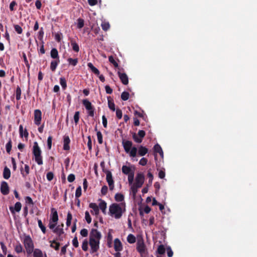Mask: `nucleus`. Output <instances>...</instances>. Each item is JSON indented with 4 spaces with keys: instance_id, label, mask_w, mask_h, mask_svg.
I'll list each match as a JSON object with an SVG mask.
<instances>
[{
    "instance_id": "28",
    "label": "nucleus",
    "mask_w": 257,
    "mask_h": 257,
    "mask_svg": "<svg viewBox=\"0 0 257 257\" xmlns=\"http://www.w3.org/2000/svg\"><path fill=\"white\" fill-rule=\"evenodd\" d=\"M154 150L155 153H159L160 156H163V152L162 149V148L159 144H156L154 146Z\"/></svg>"
},
{
    "instance_id": "30",
    "label": "nucleus",
    "mask_w": 257,
    "mask_h": 257,
    "mask_svg": "<svg viewBox=\"0 0 257 257\" xmlns=\"http://www.w3.org/2000/svg\"><path fill=\"white\" fill-rule=\"evenodd\" d=\"M50 242H51L50 246L52 248H54L56 250H59L60 245V243L57 242L55 240L50 241Z\"/></svg>"
},
{
    "instance_id": "20",
    "label": "nucleus",
    "mask_w": 257,
    "mask_h": 257,
    "mask_svg": "<svg viewBox=\"0 0 257 257\" xmlns=\"http://www.w3.org/2000/svg\"><path fill=\"white\" fill-rule=\"evenodd\" d=\"M148 152V149L143 146H140L139 147L138 154L140 156H144Z\"/></svg>"
},
{
    "instance_id": "2",
    "label": "nucleus",
    "mask_w": 257,
    "mask_h": 257,
    "mask_svg": "<svg viewBox=\"0 0 257 257\" xmlns=\"http://www.w3.org/2000/svg\"><path fill=\"white\" fill-rule=\"evenodd\" d=\"M122 144L125 152L129 153L131 157H135L137 156V148L136 147H132L133 143L128 140H123Z\"/></svg>"
},
{
    "instance_id": "44",
    "label": "nucleus",
    "mask_w": 257,
    "mask_h": 257,
    "mask_svg": "<svg viewBox=\"0 0 257 257\" xmlns=\"http://www.w3.org/2000/svg\"><path fill=\"white\" fill-rule=\"evenodd\" d=\"M134 180V172L128 175V182L130 185H132Z\"/></svg>"
},
{
    "instance_id": "12",
    "label": "nucleus",
    "mask_w": 257,
    "mask_h": 257,
    "mask_svg": "<svg viewBox=\"0 0 257 257\" xmlns=\"http://www.w3.org/2000/svg\"><path fill=\"white\" fill-rule=\"evenodd\" d=\"M101 237V235L96 229H92L89 235V239H94L96 240H100Z\"/></svg>"
},
{
    "instance_id": "26",
    "label": "nucleus",
    "mask_w": 257,
    "mask_h": 257,
    "mask_svg": "<svg viewBox=\"0 0 257 257\" xmlns=\"http://www.w3.org/2000/svg\"><path fill=\"white\" fill-rule=\"evenodd\" d=\"M11 177V171L7 167H5L3 172V177L6 179H8Z\"/></svg>"
},
{
    "instance_id": "56",
    "label": "nucleus",
    "mask_w": 257,
    "mask_h": 257,
    "mask_svg": "<svg viewBox=\"0 0 257 257\" xmlns=\"http://www.w3.org/2000/svg\"><path fill=\"white\" fill-rule=\"evenodd\" d=\"M14 28L15 31L17 32L18 34H21L22 33L23 29L21 26L18 25H14Z\"/></svg>"
},
{
    "instance_id": "4",
    "label": "nucleus",
    "mask_w": 257,
    "mask_h": 257,
    "mask_svg": "<svg viewBox=\"0 0 257 257\" xmlns=\"http://www.w3.org/2000/svg\"><path fill=\"white\" fill-rule=\"evenodd\" d=\"M24 244L27 253L29 254L34 252V244L33 240L29 235L26 236L24 239Z\"/></svg>"
},
{
    "instance_id": "64",
    "label": "nucleus",
    "mask_w": 257,
    "mask_h": 257,
    "mask_svg": "<svg viewBox=\"0 0 257 257\" xmlns=\"http://www.w3.org/2000/svg\"><path fill=\"white\" fill-rule=\"evenodd\" d=\"M72 244H73V245L75 247H78L79 243H78V239H77V237L76 236H75L74 237V238L73 239V240H72Z\"/></svg>"
},
{
    "instance_id": "11",
    "label": "nucleus",
    "mask_w": 257,
    "mask_h": 257,
    "mask_svg": "<svg viewBox=\"0 0 257 257\" xmlns=\"http://www.w3.org/2000/svg\"><path fill=\"white\" fill-rule=\"evenodd\" d=\"M89 244L91 247L92 252H96L99 247V240H94V239H89Z\"/></svg>"
},
{
    "instance_id": "5",
    "label": "nucleus",
    "mask_w": 257,
    "mask_h": 257,
    "mask_svg": "<svg viewBox=\"0 0 257 257\" xmlns=\"http://www.w3.org/2000/svg\"><path fill=\"white\" fill-rule=\"evenodd\" d=\"M137 250L141 256H144L147 252L146 247L143 238H138L137 242Z\"/></svg>"
},
{
    "instance_id": "46",
    "label": "nucleus",
    "mask_w": 257,
    "mask_h": 257,
    "mask_svg": "<svg viewBox=\"0 0 257 257\" xmlns=\"http://www.w3.org/2000/svg\"><path fill=\"white\" fill-rule=\"evenodd\" d=\"M84 25V21L81 18H79L77 20V28L79 29H81L83 27Z\"/></svg>"
},
{
    "instance_id": "63",
    "label": "nucleus",
    "mask_w": 257,
    "mask_h": 257,
    "mask_svg": "<svg viewBox=\"0 0 257 257\" xmlns=\"http://www.w3.org/2000/svg\"><path fill=\"white\" fill-rule=\"evenodd\" d=\"M44 31H43V28L42 27V28H41L40 30L38 33V38L40 40H42V39L43 38V36H44Z\"/></svg>"
},
{
    "instance_id": "54",
    "label": "nucleus",
    "mask_w": 257,
    "mask_h": 257,
    "mask_svg": "<svg viewBox=\"0 0 257 257\" xmlns=\"http://www.w3.org/2000/svg\"><path fill=\"white\" fill-rule=\"evenodd\" d=\"M139 188L138 187H137L134 185H131V192L133 195L134 196H135L138 192V189H139Z\"/></svg>"
},
{
    "instance_id": "33",
    "label": "nucleus",
    "mask_w": 257,
    "mask_h": 257,
    "mask_svg": "<svg viewBox=\"0 0 257 257\" xmlns=\"http://www.w3.org/2000/svg\"><path fill=\"white\" fill-rule=\"evenodd\" d=\"M127 241L130 243H134L136 241V237L132 234H129L127 237Z\"/></svg>"
},
{
    "instance_id": "16",
    "label": "nucleus",
    "mask_w": 257,
    "mask_h": 257,
    "mask_svg": "<svg viewBox=\"0 0 257 257\" xmlns=\"http://www.w3.org/2000/svg\"><path fill=\"white\" fill-rule=\"evenodd\" d=\"M22 208V204L21 202H17L15 204V207L11 206L10 207V210L12 214H15V211L20 212Z\"/></svg>"
},
{
    "instance_id": "52",
    "label": "nucleus",
    "mask_w": 257,
    "mask_h": 257,
    "mask_svg": "<svg viewBox=\"0 0 257 257\" xmlns=\"http://www.w3.org/2000/svg\"><path fill=\"white\" fill-rule=\"evenodd\" d=\"M81 195V187L80 186H78L75 192V197L76 198H79Z\"/></svg>"
},
{
    "instance_id": "38",
    "label": "nucleus",
    "mask_w": 257,
    "mask_h": 257,
    "mask_svg": "<svg viewBox=\"0 0 257 257\" xmlns=\"http://www.w3.org/2000/svg\"><path fill=\"white\" fill-rule=\"evenodd\" d=\"M21 89L19 86H17L16 91V97L17 100H19L21 97Z\"/></svg>"
},
{
    "instance_id": "59",
    "label": "nucleus",
    "mask_w": 257,
    "mask_h": 257,
    "mask_svg": "<svg viewBox=\"0 0 257 257\" xmlns=\"http://www.w3.org/2000/svg\"><path fill=\"white\" fill-rule=\"evenodd\" d=\"M116 115L118 119H120L122 118V111L120 109L117 108L116 109Z\"/></svg>"
},
{
    "instance_id": "60",
    "label": "nucleus",
    "mask_w": 257,
    "mask_h": 257,
    "mask_svg": "<svg viewBox=\"0 0 257 257\" xmlns=\"http://www.w3.org/2000/svg\"><path fill=\"white\" fill-rule=\"evenodd\" d=\"M52 136H49L47 139V146L49 150H50L52 148Z\"/></svg>"
},
{
    "instance_id": "8",
    "label": "nucleus",
    "mask_w": 257,
    "mask_h": 257,
    "mask_svg": "<svg viewBox=\"0 0 257 257\" xmlns=\"http://www.w3.org/2000/svg\"><path fill=\"white\" fill-rule=\"evenodd\" d=\"M118 71L117 72L118 76L124 85H127L128 83V76L125 73H122L121 71L123 70V68H118Z\"/></svg>"
},
{
    "instance_id": "3",
    "label": "nucleus",
    "mask_w": 257,
    "mask_h": 257,
    "mask_svg": "<svg viewBox=\"0 0 257 257\" xmlns=\"http://www.w3.org/2000/svg\"><path fill=\"white\" fill-rule=\"evenodd\" d=\"M32 153L35 157V161L39 165L43 164V158L41 155L42 151L37 142L34 143Z\"/></svg>"
},
{
    "instance_id": "48",
    "label": "nucleus",
    "mask_w": 257,
    "mask_h": 257,
    "mask_svg": "<svg viewBox=\"0 0 257 257\" xmlns=\"http://www.w3.org/2000/svg\"><path fill=\"white\" fill-rule=\"evenodd\" d=\"M97 137L98 143L99 144H102L103 143V138H102V135L100 131H98L97 132Z\"/></svg>"
},
{
    "instance_id": "19",
    "label": "nucleus",
    "mask_w": 257,
    "mask_h": 257,
    "mask_svg": "<svg viewBox=\"0 0 257 257\" xmlns=\"http://www.w3.org/2000/svg\"><path fill=\"white\" fill-rule=\"evenodd\" d=\"M20 171L23 177L26 178L30 173V167L28 165L25 164L24 166V169L21 167Z\"/></svg>"
},
{
    "instance_id": "27",
    "label": "nucleus",
    "mask_w": 257,
    "mask_h": 257,
    "mask_svg": "<svg viewBox=\"0 0 257 257\" xmlns=\"http://www.w3.org/2000/svg\"><path fill=\"white\" fill-rule=\"evenodd\" d=\"M99 208L101 210L103 213L106 214V203L104 200H101L99 204Z\"/></svg>"
},
{
    "instance_id": "37",
    "label": "nucleus",
    "mask_w": 257,
    "mask_h": 257,
    "mask_svg": "<svg viewBox=\"0 0 257 257\" xmlns=\"http://www.w3.org/2000/svg\"><path fill=\"white\" fill-rule=\"evenodd\" d=\"M108 60L115 68H119L117 62L116 61V60L114 59L113 57L112 56H110L108 57Z\"/></svg>"
},
{
    "instance_id": "31",
    "label": "nucleus",
    "mask_w": 257,
    "mask_h": 257,
    "mask_svg": "<svg viewBox=\"0 0 257 257\" xmlns=\"http://www.w3.org/2000/svg\"><path fill=\"white\" fill-rule=\"evenodd\" d=\"M71 45L72 46V49L75 52H78L79 51V47L78 44L74 41H71Z\"/></svg>"
},
{
    "instance_id": "10",
    "label": "nucleus",
    "mask_w": 257,
    "mask_h": 257,
    "mask_svg": "<svg viewBox=\"0 0 257 257\" xmlns=\"http://www.w3.org/2000/svg\"><path fill=\"white\" fill-rule=\"evenodd\" d=\"M42 119V112L39 109H36L34 111V123L37 125L41 124Z\"/></svg>"
},
{
    "instance_id": "23",
    "label": "nucleus",
    "mask_w": 257,
    "mask_h": 257,
    "mask_svg": "<svg viewBox=\"0 0 257 257\" xmlns=\"http://www.w3.org/2000/svg\"><path fill=\"white\" fill-rule=\"evenodd\" d=\"M50 55L54 59H59L58 50L56 48H52L50 52Z\"/></svg>"
},
{
    "instance_id": "6",
    "label": "nucleus",
    "mask_w": 257,
    "mask_h": 257,
    "mask_svg": "<svg viewBox=\"0 0 257 257\" xmlns=\"http://www.w3.org/2000/svg\"><path fill=\"white\" fill-rule=\"evenodd\" d=\"M82 104L88 111V114L90 116L93 117L94 115V108L91 103L87 99L82 100Z\"/></svg>"
},
{
    "instance_id": "53",
    "label": "nucleus",
    "mask_w": 257,
    "mask_h": 257,
    "mask_svg": "<svg viewBox=\"0 0 257 257\" xmlns=\"http://www.w3.org/2000/svg\"><path fill=\"white\" fill-rule=\"evenodd\" d=\"M15 250L18 253H21L23 251V247L21 244H19L15 246Z\"/></svg>"
},
{
    "instance_id": "50",
    "label": "nucleus",
    "mask_w": 257,
    "mask_h": 257,
    "mask_svg": "<svg viewBox=\"0 0 257 257\" xmlns=\"http://www.w3.org/2000/svg\"><path fill=\"white\" fill-rule=\"evenodd\" d=\"M80 112L79 111H76L74 115V120L76 124H77L79 120Z\"/></svg>"
},
{
    "instance_id": "58",
    "label": "nucleus",
    "mask_w": 257,
    "mask_h": 257,
    "mask_svg": "<svg viewBox=\"0 0 257 257\" xmlns=\"http://www.w3.org/2000/svg\"><path fill=\"white\" fill-rule=\"evenodd\" d=\"M148 162V160L145 158H142L139 161V164L143 166H144L147 165Z\"/></svg>"
},
{
    "instance_id": "55",
    "label": "nucleus",
    "mask_w": 257,
    "mask_h": 257,
    "mask_svg": "<svg viewBox=\"0 0 257 257\" xmlns=\"http://www.w3.org/2000/svg\"><path fill=\"white\" fill-rule=\"evenodd\" d=\"M85 218L86 219V222L88 223H90L91 222V218L90 217V215L88 212V211H86L85 213Z\"/></svg>"
},
{
    "instance_id": "36",
    "label": "nucleus",
    "mask_w": 257,
    "mask_h": 257,
    "mask_svg": "<svg viewBox=\"0 0 257 257\" xmlns=\"http://www.w3.org/2000/svg\"><path fill=\"white\" fill-rule=\"evenodd\" d=\"M114 198L117 202H121L124 200V196L121 193H116L115 195Z\"/></svg>"
},
{
    "instance_id": "40",
    "label": "nucleus",
    "mask_w": 257,
    "mask_h": 257,
    "mask_svg": "<svg viewBox=\"0 0 257 257\" xmlns=\"http://www.w3.org/2000/svg\"><path fill=\"white\" fill-rule=\"evenodd\" d=\"M157 252L160 255H162L165 253V248L163 245L161 244L158 246L157 249Z\"/></svg>"
},
{
    "instance_id": "42",
    "label": "nucleus",
    "mask_w": 257,
    "mask_h": 257,
    "mask_svg": "<svg viewBox=\"0 0 257 257\" xmlns=\"http://www.w3.org/2000/svg\"><path fill=\"white\" fill-rule=\"evenodd\" d=\"M130 94L126 91H123L121 94V98L123 101H126L129 98Z\"/></svg>"
},
{
    "instance_id": "7",
    "label": "nucleus",
    "mask_w": 257,
    "mask_h": 257,
    "mask_svg": "<svg viewBox=\"0 0 257 257\" xmlns=\"http://www.w3.org/2000/svg\"><path fill=\"white\" fill-rule=\"evenodd\" d=\"M144 180L145 176L144 174L142 173H139L136 177L135 182L133 184V185L138 188H141L144 183Z\"/></svg>"
},
{
    "instance_id": "29",
    "label": "nucleus",
    "mask_w": 257,
    "mask_h": 257,
    "mask_svg": "<svg viewBox=\"0 0 257 257\" xmlns=\"http://www.w3.org/2000/svg\"><path fill=\"white\" fill-rule=\"evenodd\" d=\"M89 207L92 208L94 212H95V215H98L99 213V208L97 204L95 203H91L89 205Z\"/></svg>"
},
{
    "instance_id": "34",
    "label": "nucleus",
    "mask_w": 257,
    "mask_h": 257,
    "mask_svg": "<svg viewBox=\"0 0 257 257\" xmlns=\"http://www.w3.org/2000/svg\"><path fill=\"white\" fill-rule=\"evenodd\" d=\"M67 61L69 65L75 66L77 64L78 60L77 58L73 59L72 58H69L67 59Z\"/></svg>"
},
{
    "instance_id": "15",
    "label": "nucleus",
    "mask_w": 257,
    "mask_h": 257,
    "mask_svg": "<svg viewBox=\"0 0 257 257\" xmlns=\"http://www.w3.org/2000/svg\"><path fill=\"white\" fill-rule=\"evenodd\" d=\"M51 212L52 215L51 216L50 221H51V222H53V223H57L58 221V215L57 210L55 208H52L51 209Z\"/></svg>"
},
{
    "instance_id": "18",
    "label": "nucleus",
    "mask_w": 257,
    "mask_h": 257,
    "mask_svg": "<svg viewBox=\"0 0 257 257\" xmlns=\"http://www.w3.org/2000/svg\"><path fill=\"white\" fill-rule=\"evenodd\" d=\"M63 150L65 151H68L70 150L69 144L70 143V140L68 136H65L64 137L63 140Z\"/></svg>"
},
{
    "instance_id": "32",
    "label": "nucleus",
    "mask_w": 257,
    "mask_h": 257,
    "mask_svg": "<svg viewBox=\"0 0 257 257\" xmlns=\"http://www.w3.org/2000/svg\"><path fill=\"white\" fill-rule=\"evenodd\" d=\"M34 257H43V252L41 250L36 248L33 252Z\"/></svg>"
},
{
    "instance_id": "41",
    "label": "nucleus",
    "mask_w": 257,
    "mask_h": 257,
    "mask_svg": "<svg viewBox=\"0 0 257 257\" xmlns=\"http://www.w3.org/2000/svg\"><path fill=\"white\" fill-rule=\"evenodd\" d=\"M38 226L41 229L42 232L43 233H45L46 232V228L45 226L43 224V223H42L41 220L38 219Z\"/></svg>"
},
{
    "instance_id": "24",
    "label": "nucleus",
    "mask_w": 257,
    "mask_h": 257,
    "mask_svg": "<svg viewBox=\"0 0 257 257\" xmlns=\"http://www.w3.org/2000/svg\"><path fill=\"white\" fill-rule=\"evenodd\" d=\"M88 67L91 70V71L94 73L95 75L98 76L99 75V71L97 68L95 67L93 65L89 62L87 64Z\"/></svg>"
},
{
    "instance_id": "1",
    "label": "nucleus",
    "mask_w": 257,
    "mask_h": 257,
    "mask_svg": "<svg viewBox=\"0 0 257 257\" xmlns=\"http://www.w3.org/2000/svg\"><path fill=\"white\" fill-rule=\"evenodd\" d=\"M125 211L124 203H112L109 207V215L117 219L121 217Z\"/></svg>"
},
{
    "instance_id": "25",
    "label": "nucleus",
    "mask_w": 257,
    "mask_h": 257,
    "mask_svg": "<svg viewBox=\"0 0 257 257\" xmlns=\"http://www.w3.org/2000/svg\"><path fill=\"white\" fill-rule=\"evenodd\" d=\"M108 106L109 108L112 111H114L115 110V104L113 101L112 99L110 96L107 97Z\"/></svg>"
},
{
    "instance_id": "45",
    "label": "nucleus",
    "mask_w": 257,
    "mask_h": 257,
    "mask_svg": "<svg viewBox=\"0 0 257 257\" xmlns=\"http://www.w3.org/2000/svg\"><path fill=\"white\" fill-rule=\"evenodd\" d=\"M101 26L102 29L105 31H107L110 28L109 24L108 22H102Z\"/></svg>"
},
{
    "instance_id": "61",
    "label": "nucleus",
    "mask_w": 257,
    "mask_h": 257,
    "mask_svg": "<svg viewBox=\"0 0 257 257\" xmlns=\"http://www.w3.org/2000/svg\"><path fill=\"white\" fill-rule=\"evenodd\" d=\"M75 179V176L73 174H70L67 177V180L69 182H73Z\"/></svg>"
},
{
    "instance_id": "43",
    "label": "nucleus",
    "mask_w": 257,
    "mask_h": 257,
    "mask_svg": "<svg viewBox=\"0 0 257 257\" xmlns=\"http://www.w3.org/2000/svg\"><path fill=\"white\" fill-rule=\"evenodd\" d=\"M12 147V140L10 139L9 141L7 143L6 146V151L8 153H10L11 151Z\"/></svg>"
},
{
    "instance_id": "39",
    "label": "nucleus",
    "mask_w": 257,
    "mask_h": 257,
    "mask_svg": "<svg viewBox=\"0 0 257 257\" xmlns=\"http://www.w3.org/2000/svg\"><path fill=\"white\" fill-rule=\"evenodd\" d=\"M60 84L63 89H65L67 87L66 80L64 77L60 78Z\"/></svg>"
},
{
    "instance_id": "62",
    "label": "nucleus",
    "mask_w": 257,
    "mask_h": 257,
    "mask_svg": "<svg viewBox=\"0 0 257 257\" xmlns=\"http://www.w3.org/2000/svg\"><path fill=\"white\" fill-rule=\"evenodd\" d=\"M46 177L48 181H51L54 178V174L52 172H49L47 174Z\"/></svg>"
},
{
    "instance_id": "13",
    "label": "nucleus",
    "mask_w": 257,
    "mask_h": 257,
    "mask_svg": "<svg viewBox=\"0 0 257 257\" xmlns=\"http://www.w3.org/2000/svg\"><path fill=\"white\" fill-rule=\"evenodd\" d=\"M63 224L61 225H58L53 230V232L56 233L58 235V238L57 239L61 241L62 239L61 238L62 234H64V232L63 229Z\"/></svg>"
},
{
    "instance_id": "22",
    "label": "nucleus",
    "mask_w": 257,
    "mask_h": 257,
    "mask_svg": "<svg viewBox=\"0 0 257 257\" xmlns=\"http://www.w3.org/2000/svg\"><path fill=\"white\" fill-rule=\"evenodd\" d=\"M122 172L125 175L131 174L132 173H134V171L132 170L131 168L127 166L123 165L122 167Z\"/></svg>"
},
{
    "instance_id": "51",
    "label": "nucleus",
    "mask_w": 257,
    "mask_h": 257,
    "mask_svg": "<svg viewBox=\"0 0 257 257\" xmlns=\"http://www.w3.org/2000/svg\"><path fill=\"white\" fill-rule=\"evenodd\" d=\"M82 249L84 251H87L88 250V241L85 239L82 242Z\"/></svg>"
},
{
    "instance_id": "21",
    "label": "nucleus",
    "mask_w": 257,
    "mask_h": 257,
    "mask_svg": "<svg viewBox=\"0 0 257 257\" xmlns=\"http://www.w3.org/2000/svg\"><path fill=\"white\" fill-rule=\"evenodd\" d=\"M60 63L59 59H55L51 61L50 64V69L52 71L54 72L56 70V69L58 66V65Z\"/></svg>"
},
{
    "instance_id": "14",
    "label": "nucleus",
    "mask_w": 257,
    "mask_h": 257,
    "mask_svg": "<svg viewBox=\"0 0 257 257\" xmlns=\"http://www.w3.org/2000/svg\"><path fill=\"white\" fill-rule=\"evenodd\" d=\"M1 192L2 194L7 195L9 193L10 189L8 184L6 181H3L1 184Z\"/></svg>"
},
{
    "instance_id": "9",
    "label": "nucleus",
    "mask_w": 257,
    "mask_h": 257,
    "mask_svg": "<svg viewBox=\"0 0 257 257\" xmlns=\"http://www.w3.org/2000/svg\"><path fill=\"white\" fill-rule=\"evenodd\" d=\"M106 179L109 185V189L112 190L114 189V185L112 174L110 171H106Z\"/></svg>"
},
{
    "instance_id": "57",
    "label": "nucleus",
    "mask_w": 257,
    "mask_h": 257,
    "mask_svg": "<svg viewBox=\"0 0 257 257\" xmlns=\"http://www.w3.org/2000/svg\"><path fill=\"white\" fill-rule=\"evenodd\" d=\"M107 191H108V187L107 186L104 185L102 187L101 189V193L102 195H105L107 193Z\"/></svg>"
},
{
    "instance_id": "49",
    "label": "nucleus",
    "mask_w": 257,
    "mask_h": 257,
    "mask_svg": "<svg viewBox=\"0 0 257 257\" xmlns=\"http://www.w3.org/2000/svg\"><path fill=\"white\" fill-rule=\"evenodd\" d=\"M23 59H24V63L26 66V67H27L28 68V71L30 69V64L29 63V62H28V60L27 58V56H26V55L25 53H23Z\"/></svg>"
},
{
    "instance_id": "17",
    "label": "nucleus",
    "mask_w": 257,
    "mask_h": 257,
    "mask_svg": "<svg viewBox=\"0 0 257 257\" xmlns=\"http://www.w3.org/2000/svg\"><path fill=\"white\" fill-rule=\"evenodd\" d=\"M114 248L116 251H120L122 249V243L118 238L114 240Z\"/></svg>"
},
{
    "instance_id": "47",
    "label": "nucleus",
    "mask_w": 257,
    "mask_h": 257,
    "mask_svg": "<svg viewBox=\"0 0 257 257\" xmlns=\"http://www.w3.org/2000/svg\"><path fill=\"white\" fill-rule=\"evenodd\" d=\"M133 138L135 142L137 143H141L142 142V139L139 137L138 136L136 133L133 134Z\"/></svg>"
},
{
    "instance_id": "35",
    "label": "nucleus",
    "mask_w": 257,
    "mask_h": 257,
    "mask_svg": "<svg viewBox=\"0 0 257 257\" xmlns=\"http://www.w3.org/2000/svg\"><path fill=\"white\" fill-rule=\"evenodd\" d=\"M72 219V215L70 212H68L67 215V220H66V225L67 227L70 226L71 224V220Z\"/></svg>"
}]
</instances>
